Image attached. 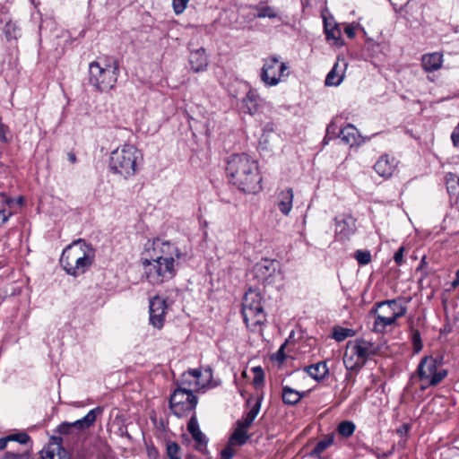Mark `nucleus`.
<instances>
[{
    "instance_id": "f257e3e1",
    "label": "nucleus",
    "mask_w": 459,
    "mask_h": 459,
    "mask_svg": "<svg viewBox=\"0 0 459 459\" xmlns=\"http://www.w3.org/2000/svg\"><path fill=\"white\" fill-rule=\"evenodd\" d=\"M182 256L178 247L160 238L148 239L141 255L143 273L152 285H160L176 275L177 260Z\"/></svg>"
},
{
    "instance_id": "f03ea898",
    "label": "nucleus",
    "mask_w": 459,
    "mask_h": 459,
    "mask_svg": "<svg viewBox=\"0 0 459 459\" xmlns=\"http://www.w3.org/2000/svg\"><path fill=\"white\" fill-rule=\"evenodd\" d=\"M226 175L230 182L244 193L255 194L262 188L258 163L249 154L230 155L226 163Z\"/></svg>"
},
{
    "instance_id": "7ed1b4c3",
    "label": "nucleus",
    "mask_w": 459,
    "mask_h": 459,
    "mask_svg": "<svg viewBox=\"0 0 459 459\" xmlns=\"http://www.w3.org/2000/svg\"><path fill=\"white\" fill-rule=\"evenodd\" d=\"M94 257L93 247L79 239L64 249L60 257V264L67 274L78 277L91 267Z\"/></svg>"
},
{
    "instance_id": "20e7f679",
    "label": "nucleus",
    "mask_w": 459,
    "mask_h": 459,
    "mask_svg": "<svg viewBox=\"0 0 459 459\" xmlns=\"http://www.w3.org/2000/svg\"><path fill=\"white\" fill-rule=\"evenodd\" d=\"M143 161V155L134 144L124 143L110 152L109 170L125 179L134 177Z\"/></svg>"
},
{
    "instance_id": "39448f33",
    "label": "nucleus",
    "mask_w": 459,
    "mask_h": 459,
    "mask_svg": "<svg viewBox=\"0 0 459 459\" xmlns=\"http://www.w3.org/2000/svg\"><path fill=\"white\" fill-rule=\"evenodd\" d=\"M376 353L377 348L369 341L364 339L350 341L346 344L343 355L345 368L350 371H359Z\"/></svg>"
},
{
    "instance_id": "423d86ee",
    "label": "nucleus",
    "mask_w": 459,
    "mask_h": 459,
    "mask_svg": "<svg viewBox=\"0 0 459 459\" xmlns=\"http://www.w3.org/2000/svg\"><path fill=\"white\" fill-rule=\"evenodd\" d=\"M90 83L100 91L112 89L118 75V65L116 61L98 60L89 65Z\"/></svg>"
},
{
    "instance_id": "0eeeda50",
    "label": "nucleus",
    "mask_w": 459,
    "mask_h": 459,
    "mask_svg": "<svg viewBox=\"0 0 459 459\" xmlns=\"http://www.w3.org/2000/svg\"><path fill=\"white\" fill-rule=\"evenodd\" d=\"M290 75V65L281 61L278 55H271L263 59L260 72L261 82L266 87H274L287 80Z\"/></svg>"
},
{
    "instance_id": "6e6552de",
    "label": "nucleus",
    "mask_w": 459,
    "mask_h": 459,
    "mask_svg": "<svg viewBox=\"0 0 459 459\" xmlns=\"http://www.w3.org/2000/svg\"><path fill=\"white\" fill-rule=\"evenodd\" d=\"M421 388L436 386L447 376V370L442 367V360L433 356H425L420 361L416 371Z\"/></svg>"
},
{
    "instance_id": "1a4fd4ad",
    "label": "nucleus",
    "mask_w": 459,
    "mask_h": 459,
    "mask_svg": "<svg viewBox=\"0 0 459 459\" xmlns=\"http://www.w3.org/2000/svg\"><path fill=\"white\" fill-rule=\"evenodd\" d=\"M262 298L260 293L249 289L243 299L242 315L247 326L255 329L265 321V314L262 306Z\"/></svg>"
},
{
    "instance_id": "9d476101",
    "label": "nucleus",
    "mask_w": 459,
    "mask_h": 459,
    "mask_svg": "<svg viewBox=\"0 0 459 459\" xmlns=\"http://www.w3.org/2000/svg\"><path fill=\"white\" fill-rule=\"evenodd\" d=\"M197 404V397L186 388L179 385L169 399V407L178 418L192 412Z\"/></svg>"
},
{
    "instance_id": "9b49d317",
    "label": "nucleus",
    "mask_w": 459,
    "mask_h": 459,
    "mask_svg": "<svg viewBox=\"0 0 459 459\" xmlns=\"http://www.w3.org/2000/svg\"><path fill=\"white\" fill-rule=\"evenodd\" d=\"M212 378V371L209 367L204 369H189L182 374L179 385L192 393L198 392L208 386Z\"/></svg>"
},
{
    "instance_id": "f8f14e48",
    "label": "nucleus",
    "mask_w": 459,
    "mask_h": 459,
    "mask_svg": "<svg viewBox=\"0 0 459 459\" xmlns=\"http://www.w3.org/2000/svg\"><path fill=\"white\" fill-rule=\"evenodd\" d=\"M104 411L103 407L97 406L91 410L84 417L74 422H63L57 427L58 433L62 435L74 434L90 429L94 425L98 416Z\"/></svg>"
},
{
    "instance_id": "ddd939ff",
    "label": "nucleus",
    "mask_w": 459,
    "mask_h": 459,
    "mask_svg": "<svg viewBox=\"0 0 459 459\" xmlns=\"http://www.w3.org/2000/svg\"><path fill=\"white\" fill-rule=\"evenodd\" d=\"M375 307L374 311L383 316L393 317L394 320H397L407 313V307L402 302L401 299L380 301L377 302Z\"/></svg>"
},
{
    "instance_id": "4468645a",
    "label": "nucleus",
    "mask_w": 459,
    "mask_h": 459,
    "mask_svg": "<svg viewBox=\"0 0 459 459\" xmlns=\"http://www.w3.org/2000/svg\"><path fill=\"white\" fill-rule=\"evenodd\" d=\"M334 232L339 240H347L356 231V220L350 214H342L334 219Z\"/></svg>"
},
{
    "instance_id": "2eb2a0df",
    "label": "nucleus",
    "mask_w": 459,
    "mask_h": 459,
    "mask_svg": "<svg viewBox=\"0 0 459 459\" xmlns=\"http://www.w3.org/2000/svg\"><path fill=\"white\" fill-rule=\"evenodd\" d=\"M167 305L164 299L156 296L150 300V322L158 328H162L165 322Z\"/></svg>"
},
{
    "instance_id": "dca6fc26",
    "label": "nucleus",
    "mask_w": 459,
    "mask_h": 459,
    "mask_svg": "<svg viewBox=\"0 0 459 459\" xmlns=\"http://www.w3.org/2000/svg\"><path fill=\"white\" fill-rule=\"evenodd\" d=\"M279 262L270 259L262 260L260 263H257L254 268L256 277L268 282H271L270 279L279 272Z\"/></svg>"
},
{
    "instance_id": "f3484780",
    "label": "nucleus",
    "mask_w": 459,
    "mask_h": 459,
    "mask_svg": "<svg viewBox=\"0 0 459 459\" xmlns=\"http://www.w3.org/2000/svg\"><path fill=\"white\" fill-rule=\"evenodd\" d=\"M397 160L395 158L384 154L378 158L374 165L375 171L383 178H390L397 168Z\"/></svg>"
},
{
    "instance_id": "a211bd4d",
    "label": "nucleus",
    "mask_w": 459,
    "mask_h": 459,
    "mask_svg": "<svg viewBox=\"0 0 459 459\" xmlns=\"http://www.w3.org/2000/svg\"><path fill=\"white\" fill-rule=\"evenodd\" d=\"M444 62L440 52L427 53L421 56L420 65L425 73H433L441 69Z\"/></svg>"
},
{
    "instance_id": "6ab92c4d",
    "label": "nucleus",
    "mask_w": 459,
    "mask_h": 459,
    "mask_svg": "<svg viewBox=\"0 0 459 459\" xmlns=\"http://www.w3.org/2000/svg\"><path fill=\"white\" fill-rule=\"evenodd\" d=\"M347 63L345 59L338 58L333 66L332 70L328 73L325 78V84L327 86H338L343 81Z\"/></svg>"
},
{
    "instance_id": "aec40b11",
    "label": "nucleus",
    "mask_w": 459,
    "mask_h": 459,
    "mask_svg": "<svg viewBox=\"0 0 459 459\" xmlns=\"http://www.w3.org/2000/svg\"><path fill=\"white\" fill-rule=\"evenodd\" d=\"M263 100L255 90H249L242 100L245 113L251 116L257 114L261 108Z\"/></svg>"
},
{
    "instance_id": "412c9836",
    "label": "nucleus",
    "mask_w": 459,
    "mask_h": 459,
    "mask_svg": "<svg viewBox=\"0 0 459 459\" xmlns=\"http://www.w3.org/2000/svg\"><path fill=\"white\" fill-rule=\"evenodd\" d=\"M294 194L292 188H287L279 192L277 196V207L283 215H289L292 209Z\"/></svg>"
},
{
    "instance_id": "4be33fe9",
    "label": "nucleus",
    "mask_w": 459,
    "mask_h": 459,
    "mask_svg": "<svg viewBox=\"0 0 459 459\" xmlns=\"http://www.w3.org/2000/svg\"><path fill=\"white\" fill-rule=\"evenodd\" d=\"M339 137L344 143L351 147L359 145L361 143V136L358 129L351 124L347 125L341 130Z\"/></svg>"
},
{
    "instance_id": "5701e85b",
    "label": "nucleus",
    "mask_w": 459,
    "mask_h": 459,
    "mask_svg": "<svg viewBox=\"0 0 459 459\" xmlns=\"http://www.w3.org/2000/svg\"><path fill=\"white\" fill-rule=\"evenodd\" d=\"M191 68L195 72H203L207 68L208 60L204 48L191 52L189 56Z\"/></svg>"
},
{
    "instance_id": "b1692460",
    "label": "nucleus",
    "mask_w": 459,
    "mask_h": 459,
    "mask_svg": "<svg viewBox=\"0 0 459 459\" xmlns=\"http://www.w3.org/2000/svg\"><path fill=\"white\" fill-rule=\"evenodd\" d=\"M304 369L316 381L323 380L329 373V368L325 361L307 366Z\"/></svg>"
},
{
    "instance_id": "393cba45",
    "label": "nucleus",
    "mask_w": 459,
    "mask_h": 459,
    "mask_svg": "<svg viewBox=\"0 0 459 459\" xmlns=\"http://www.w3.org/2000/svg\"><path fill=\"white\" fill-rule=\"evenodd\" d=\"M305 394V392L300 393L288 385L282 386L281 398L285 404L295 405L304 397Z\"/></svg>"
},
{
    "instance_id": "a878e982",
    "label": "nucleus",
    "mask_w": 459,
    "mask_h": 459,
    "mask_svg": "<svg viewBox=\"0 0 459 459\" xmlns=\"http://www.w3.org/2000/svg\"><path fill=\"white\" fill-rule=\"evenodd\" d=\"M371 312L375 314L373 330L377 333L385 332L387 326H391L396 322L393 317L383 316L382 314L374 311V308H372Z\"/></svg>"
},
{
    "instance_id": "bb28decb",
    "label": "nucleus",
    "mask_w": 459,
    "mask_h": 459,
    "mask_svg": "<svg viewBox=\"0 0 459 459\" xmlns=\"http://www.w3.org/2000/svg\"><path fill=\"white\" fill-rule=\"evenodd\" d=\"M42 459H69L66 451L59 446H49L40 452Z\"/></svg>"
},
{
    "instance_id": "cd10ccee",
    "label": "nucleus",
    "mask_w": 459,
    "mask_h": 459,
    "mask_svg": "<svg viewBox=\"0 0 459 459\" xmlns=\"http://www.w3.org/2000/svg\"><path fill=\"white\" fill-rule=\"evenodd\" d=\"M261 408V402L256 401L255 403L252 406L250 411L245 415L243 420L238 421V425L243 428H249L256 416L258 415Z\"/></svg>"
},
{
    "instance_id": "c85d7f7f",
    "label": "nucleus",
    "mask_w": 459,
    "mask_h": 459,
    "mask_svg": "<svg viewBox=\"0 0 459 459\" xmlns=\"http://www.w3.org/2000/svg\"><path fill=\"white\" fill-rule=\"evenodd\" d=\"M246 429L247 428H243L238 425L237 429L234 430L230 437V445L243 446L244 444H246L249 438V436L247 435Z\"/></svg>"
},
{
    "instance_id": "c756f323",
    "label": "nucleus",
    "mask_w": 459,
    "mask_h": 459,
    "mask_svg": "<svg viewBox=\"0 0 459 459\" xmlns=\"http://www.w3.org/2000/svg\"><path fill=\"white\" fill-rule=\"evenodd\" d=\"M256 13L255 17L262 19V18H277L278 11L276 8L264 4H258L255 7Z\"/></svg>"
},
{
    "instance_id": "7c9ffc66",
    "label": "nucleus",
    "mask_w": 459,
    "mask_h": 459,
    "mask_svg": "<svg viewBox=\"0 0 459 459\" xmlns=\"http://www.w3.org/2000/svg\"><path fill=\"white\" fill-rule=\"evenodd\" d=\"M333 440L334 437L332 435L325 437L316 445L314 449L311 451L310 455L321 458L322 453H324L329 446L333 445Z\"/></svg>"
},
{
    "instance_id": "2f4dec72",
    "label": "nucleus",
    "mask_w": 459,
    "mask_h": 459,
    "mask_svg": "<svg viewBox=\"0 0 459 459\" xmlns=\"http://www.w3.org/2000/svg\"><path fill=\"white\" fill-rule=\"evenodd\" d=\"M325 31L326 39L328 40L333 39L335 45H342V41L341 39V30L338 28L337 25L331 27L330 24L326 21H325Z\"/></svg>"
},
{
    "instance_id": "473e14b6",
    "label": "nucleus",
    "mask_w": 459,
    "mask_h": 459,
    "mask_svg": "<svg viewBox=\"0 0 459 459\" xmlns=\"http://www.w3.org/2000/svg\"><path fill=\"white\" fill-rule=\"evenodd\" d=\"M4 33L8 40L17 39L22 35V30L16 22L10 21L4 25Z\"/></svg>"
},
{
    "instance_id": "72a5a7b5",
    "label": "nucleus",
    "mask_w": 459,
    "mask_h": 459,
    "mask_svg": "<svg viewBox=\"0 0 459 459\" xmlns=\"http://www.w3.org/2000/svg\"><path fill=\"white\" fill-rule=\"evenodd\" d=\"M446 184L450 195H455L459 194V177L457 175L447 173L446 175Z\"/></svg>"
},
{
    "instance_id": "f704fd0d",
    "label": "nucleus",
    "mask_w": 459,
    "mask_h": 459,
    "mask_svg": "<svg viewBox=\"0 0 459 459\" xmlns=\"http://www.w3.org/2000/svg\"><path fill=\"white\" fill-rule=\"evenodd\" d=\"M355 331L351 328L335 326L333 331V338L337 342H342L349 337L355 335Z\"/></svg>"
},
{
    "instance_id": "c9c22d12",
    "label": "nucleus",
    "mask_w": 459,
    "mask_h": 459,
    "mask_svg": "<svg viewBox=\"0 0 459 459\" xmlns=\"http://www.w3.org/2000/svg\"><path fill=\"white\" fill-rule=\"evenodd\" d=\"M337 431L341 436L349 437L352 436L355 431V424L350 420L342 421L338 425Z\"/></svg>"
},
{
    "instance_id": "e433bc0d",
    "label": "nucleus",
    "mask_w": 459,
    "mask_h": 459,
    "mask_svg": "<svg viewBox=\"0 0 459 459\" xmlns=\"http://www.w3.org/2000/svg\"><path fill=\"white\" fill-rule=\"evenodd\" d=\"M354 258L358 261L359 264L366 265L371 262V254L368 250H356Z\"/></svg>"
},
{
    "instance_id": "4c0bfd02",
    "label": "nucleus",
    "mask_w": 459,
    "mask_h": 459,
    "mask_svg": "<svg viewBox=\"0 0 459 459\" xmlns=\"http://www.w3.org/2000/svg\"><path fill=\"white\" fill-rule=\"evenodd\" d=\"M192 437L196 443V449L203 451L204 449L206 448L207 438H206L205 435L203 434V432L201 430H199L198 432L194 434L192 436Z\"/></svg>"
},
{
    "instance_id": "58836bf2",
    "label": "nucleus",
    "mask_w": 459,
    "mask_h": 459,
    "mask_svg": "<svg viewBox=\"0 0 459 459\" xmlns=\"http://www.w3.org/2000/svg\"><path fill=\"white\" fill-rule=\"evenodd\" d=\"M180 446L175 443H169L167 446V455L169 459H181L179 455Z\"/></svg>"
},
{
    "instance_id": "ea45409f",
    "label": "nucleus",
    "mask_w": 459,
    "mask_h": 459,
    "mask_svg": "<svg viewBox=\"0 0 459 459\" xmlns=\"http://www.w3.org/2000/svg\"><path fill=\"white\" fill-rule=\"evenodd\" d=\"M8 438L10 441H15L22 445H25L30 441L29 435L24 432L9 435Z\"/></svg>"
},
{
    "instance_id": "a19ab883",
    "label": "nucleus",
    "mask_w": 459,
    "mask_h": 459,
    "mask_svg": "<svg viewBox=\"0 0 459 459\" xmlns=\"http://www.w3.org/2000/svg\"><path fill=\"white\" fill-rule=\"evenodd\" d=\"M189 0H173L172 4L177 14L182 13L186 8Z\"/></svg>"
},
{
    "instance_id": "79ce46f5",
    "label": "nucleus",
    "mask_w": 459,
    "mask_h": 459,
    "mask_svg": "<svg viewBox=\"0 0 459 459\" xmlns=\"http://www.w3.org/2000/svg\"><path fill=\"white\" fill-rule=\"evenodd\" d=\"M412 342L415 352H419L422 349V343L420 340V334L418 330L414 331L412 333Z\"/></svg>"
},
{
    "instance_id": "37998d69",
    "label": "nucleus",
    "mask_w": 459,
    "mask_h": 459,
    "mask_svg": "<svg viewBox=\"0 0 459 459\" xmlns=\"http://www.w3.org/2000/svg\"><path fill=\"white\" fill-rule=\"evenodd\" d=\"M233 445H230V443L221 450V459H231L235 455V450L232 447Z\"/></svg>"
},
{
    "instance_id": "c03bdc74",
    "label": "nucleus",
    "mask_w": 459,
    "mask_h": 459,
    "mask_svg": "<svg viewBox=\"0 0 459 459\" xmlns=\"http://www.w3.org/2000/svg\"><path fill=\"white\" fill-rule=\"evenodd\" d=\"M187 429H188L189 433L191 434V436H193L194 434H195L196 432H198L200 430L197 420L195 416H193L190 419V420L187 424Z\"/></svg>"
},
{
    "instance_id": "a18cd8bd",
    "label": "nucleus",
    "mask_w": 459,
    "mask_h": 459,
    "mask_svg": "<svg viewBox=\"0 0 459 459\" xmlns=\"http://www.w3.org/2000/svg\"><path fill=\"white\" fill-rule=\"evenodd\" d=\"M253 370L255 373L254 383L255 385H259L264 381V372L260 367H255L253 368Z\"/></svg>"
},
{
    "instance_id": "49530a36",
    "label": "nucleus",
    "mask_w": 459,
    "mask_h": 459,
    "mask_svg": "<svg viewBox=\"0 0 459 459\" xmlns=\"http://www.w3.org/2000/svg\"><path fill=\"white\" fill-rule=\"evenodd\" d=\"M404 250L405 248L403 247H401L394 255V260L398 265L402 264L403 262Z\"/></svg>"
},
{
    "instance_id": "de8ad7c7",
    "label": "nucleus",
    "mask_w": 459,
    "mask_h": 459,
    "mask_svg": "<svg viewBox=\"0 0 459 459\" xmlns=\"http://www.w3.org/2000/svg\"><path fill=\"white\" fill-rule=\"evenodd\" d=\"M451 139L455 146H459V124L453 130Z\"/></svg>"
},
{
    "instance_id": "09e8293b",
    "label": "nucleus",
    "mask_w": 459,
    "mask_h": 459,
    "mask_svg": "<svg viewBox=\"0 0 459 459\" xmlns=\"http://www.w3.org/2000/svg\"><path fill=\"white\" fill-rule=\"evenodd\" d=\"M11 215V212H7L4 209L0 210V226L5 223Z\"/></svg>"
},
{
    "instance_id": "8fccbe9b",
    "label": "nucleus",
    "mask_w": 459,
    "mask_h": 459,
    "mask_svg": "<svg viewBox=\"0 0 459 459\" xmlns=\"http://www.w3.org/2000/svg\"><path fill=\"white\" fill-rule=\"evenodd\" d=\"M344 32L350 39H352L355 36V27L351 24H348L344 28Z\"/></svg>"
},
{
    "instance_id": "3c124183",
    "label": "nucleus",
    "mask_w": 459,
    "mask_h": 459,
    "mask_svg": "<svg viewBox=\"0 0 459 459\" xmlns=\"http://www.w3.org/2000/svg\"><path fill=\"white\" fill-rule=\"evenodd\" d=\"M1 196L3 197V202H4L10 207L15 203L14 199L7 197L4 194H2Z\"/></svg>"
},
{
    "instance_id": "603ef678",
    "label": "nucleus",
    "mask_w": 459,
    "mask_h": 459,
    "mask_svg": "<svg viewBox=\"0 0 459 459\" xmlns=\"http://www.w3.org/2000/svg\"><path fill=\"white\" fill-rule=\"evenodd\" d=\"M10 439L7 437H1L0 438V450H4L6 446Z\"/></svg>"
},
{
    "instance_id": "864d4df0",
    "label": "nucleus",
    "mask_w": 459,
    "mask_h": 459,
    "mask_svg": "<svg viewBox=\"0 0 459 459\" xmlns=\"http://www.w3.org/2000/svg\"><path fill=\"white\" fill-rule=\"evenodd\" d=\"M459 285V269L455 273V278L452 281V287L456 288Z\"/></svg>"
},
{
    "instance_id": "5fc2aeb1",
    "label": "nucleus",
    "mask_w": 459,
    "mask_h": 459,
    "mask_svg": "<svg viewBox=\"0 0 459 459\" xmlns=\"http://www.w3.org/2000/svg\"><path fill=\"white\" fill-rule=\"evenodd\" d=\"M18 205H22L23 204V198L22 196L18 197V199L15 201Z\"/></svg>"
},
{
    "instance_id": "6e6d98bb",
    "label": "nucleus",
    "mask_w": 459,
    "mask_h": 459,
    "mask_svg": "<svg viewBox=\"0 0 459 459\" xmlns=\"http://www.w3.org/2000/svg\"><path fill=\"white\" fill-rule=\"evenodd\" d=\"M69 160H70L72 162H75V160H76L75 155H74V154H70V155H69Z\"/></svg>"
},
{
    "instance_id": "4d7b16f0",
    "label": "nucleus",
    "mask_w": 459,
    "mask_h": 459,
    "mask_svg": "<svg viewBox=\"0 0 459 459\" xmlns=\"http://www.w3.org/2000/svg\"><path fill=\"white\" fill-rule=\"evenodd\" d=\"M284 347H285V343L281 346V348L279 350V353H281V351L284 349Z\"/></svg>"
}]
</instances>
